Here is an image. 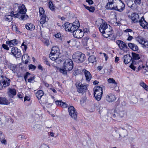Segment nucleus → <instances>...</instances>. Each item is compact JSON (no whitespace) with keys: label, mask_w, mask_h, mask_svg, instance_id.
Here are the masks:
<instances>
[{"label":"nucleus","mask_w":148,"mask_h":148,"mask_svg":"<svg viewBox=\"0 0 148 148\" xmlns=\"http://www.w3.org/2000/svg\"><path fill=\"white\" fill-rule=\"evenodd\" d=\"M108 2L106 6L107 9L114 10L113 7H115V0H108Z\"/></svg>","instance_id":"f8f14e48"},{"label":"nucleus","mask_w":148,"mask_h":148,"mask_svg":"<svg viewBox=\"0 0 148 148\" xmlns=\"http://www.w3.org/2000/svg\"><path fill=\"white\" fill-rule=\"evenodd\" d=\"M55 36L56 38H59L61 37V34L60 33H57L55 35Z\"/></svg>","instance_id":"338daca9"},{"label":"nucleus","mask_w":148,"mask_h":148,"mask_svg":"<svg viewBox=\"0 0 148 148\" xmlns=\"http://www.w3.org/2000/svg\"><path fill=\"white\" fill-rule=\"evenodd\" d=\"M137 64V68H138V70H136L137 71H138L139 70L143 69H145L144 70L146 71H148V66L147 65L145 67V66L143 64L142 62H139Z\"/></svg>","instance_id":"6ab92c4d"},{"label":"nucleus","mask_w":148,"mask_h":148,"mask_svg":"<svg viewBox=\"0 0 148 148\" xmlns=\"http://www.w3.org/2000/svg\"><path fill=\"white\" fill-rule=\"evenodd\" d=\"M82 72L85 75L86 80L88 82L90 81L92 77V75L90 73L85 69L82 70Z\"/></svg>","instance_id":"a211bd4d"},{"label":"nucleus","mask_w":148,"mask_h":148,"mask_svg":"<svg viewBox=\"0 0 148 148\" xmlns=\"http://www.w3.org/2000/svg\"><path fill=\"white\" fill-rule=\"evenodd\" d=\"M128 17L131 19L132 21L134 23H137L139 18L138 14L136 13H134L128 15Z\"/></svg>","instance_id":"ddd939ff"},{"label":"nucleus","mask_w":148,"mask_h":148,"mask_svg":"<svg viewBox=\"0 0 148 148\" xmlns=\"http://www.w3.org/2000/svg\"><path fill=\"white\" fill-rule=\"evenodd\" d=\"M62 67L61 68L56 67V70L63 74L66 75L67 71H71L73 69V61L69 58L66 59L63 64Z\"/></svg>","instance_id":"f03ea898"},{"label":"nucleus","mask_w":148,"mask_h":148,"mask_svg":"<svg viewBox=\"0 0 148 148\" xmlns=\"http://www.w3.org/2000/svg\"><path fill=\"white\" fill-rule=\"evenodd\" d=\"M85 58V55L79 51L75 53L72 56V58L74 61L77 63L82 62L84 60Z\"/></svg>","instance_id":"20e7f679"},{"label":"nucleus","mask_w":148,"mask_h":148,"mask_svg":"<svg viewBox=\"0 0 148 148\" xmlns=\"http://www.w3.org/2000/svg\"><path fill=\"white\" fill-rule=\"evenodd\" d=\"M88 40L87 38H85L82 39V42L84 45H86L87 44V41Z\"/></svg>","instance_id":"3c124183"},{"label":"nucleus","mask_w":148,"mask_h":148,"mask_svg":"<svg viewBox=\"0 0 148 148\" xmlns=\"http://www.w3.org/2000/svg\"><path fill=\"white\" fill-rule=\"evenodd\" d=\"M30 74L28 72H27L26 75H25L24 76V78L25 81V82H27V77Z\"/></svg>","instance_id":"052dcab7"},{"label":"nucleus","mask_w":148,"mask_h":148,"mask_svg":"<svg viewBox=\"0 0 148 148\" xmlns=\"http://www.w3.org/2000/svg\"><path fill=\"white\" fill-rule=\"evenodd\" d=\"M72 25V23H69L68 22H67L64 24V26L65 27V30L70 32V28L71 27Z\"/></svg>","instance_id":"c85d7f7f"},{"label":"nucleus","mask_w":148,"mask_h":148,"mask_svg":"<svg viewBox=\"0 0 148 148\" xmlns=\"http://www.w3.org/2000/svg\"><path fill=\"white\" fill-rule=\"evenodd\" d=\"M106 100L109 102H114L116 100L115 96L112 93L108 94L106 97Z\"/></svg>","instance_id":"dca6fc26"},{"label":"nucleus","mask_w":148,"mask_h":148,"mask_svg":"<svg viewBox=\"0 0 148 148\" xmlns=\"http://www.w3.org/2000/svg\"><path fill=\"white\" fill-rule=\"evenodd\" d=\"M41 18L40 20V22L41 24H43L45 23L46 22V15L43 16H40Z\"/></svg>","instance_id":"f704fd0d"},{"label":"nucleus","mask_w":148,"mask_h":148,"mask_svg":"<svg viewBox=\"0 0 148 148\" xmlns=\"http://www.w3.org/2000/svg\"><path fill=\"white\" fill-rule=\"evenodd\" d=\"M96 22L100 24L99 30L104 37L108 38L111 35L113 31L110 25H108L104 20L101 18L97 20Z\"/></svg>","instance_id":"f257e3e1"},{"label":"nucleus","mask_w":148,"mask_h":148,"mask_svg":"<svg viewBox=\"0 0 148 148\" xmlns=\"http://www.w3.org/2000/svg\"><path fill=\"white\" fill-rule=\"evenodd\" d=\"M141 26L145 29L148 28V24L145 20L143 16L142 17L139 21Z\"/></svg>","instance_id":"f3484780"},{"label":"nucleus","mask_w":148,"mask_h":148,"mask_svg":"<svg viewBox=\"0 0 148 148\" xmlns=\"http://www.w3.org/2000/svg\"><path fill=\"white\" fill-rule=\"evenodd\" d=\"M116 43L118 45L120 49L121 50H123L124 52L127 51V46L125 42L120 40H117Z\"/></svg>","instance_id":"9b49d317"},{"label":"nucleus","mask_w":148,"mask_h":148,"mask_svg":"<svg viewBox=\"0 0 148 148\" xmlns=\"http://www.w3.org/2000/svg\"><path fill=\"white\" fill-rule=\"evenodd\" d=\"M68 111L71 117L75 120H76L77 112L74 107L73 106L69 107L68 108Z\"/></svg>","instance_id":"6e6552de"},{"label":"nucleus","mask_w":148,"mask_h":148,"mask_svg":"<svg viewBox=\"0 0 148 148\" xmlns=\"http://www.w3.org/2000/svg\"><path fill=\"white\" fill-rule=\"evenodd\" d=\"M128 35L129 36L127 39V40L130 41L133 38V37L132 36H130L129 34H128Z\"/></svg>","instance_id":"69168bd1"},{"label":"nucleus","mask_w":148,"mask_h":148,"mask_svg":"<svg viewBox=\"0 0 148 148\" xmlns=\"http://www.w3.org/2000/svg\"><path fill=\"white\" fill-rule=\"evenodd\" d=\"M135 61L134 60L132 61V64H131L130 66V68H131L133 70H135V69L136 68H137V66H135L133 64H135V65H137V64L134 63Z\"/></svg>","instance_id":"37998d69"},{"label":"nucleus","mask_w":148,"mask_h":148,"mask_svg":"<svg viewBox=\"0 0 148 148\" xmlns=\"http://www.w3.org/2000/svg\"><path fill=\"white\" fill-rule=\"evenodd\" d=\"M8 93L9 96L11 97H13V96L15 95L16 94V91L15 89L14 88H8Z\"/></svg>","instance_id":"412c9836"},{"label":"nucleus","mask_w":148,"mask_h":148,"mask_svg":"<svg viewBox=\"0 0 148 148\" xmlns=\"http://www.w3.org/2000/svg\"><path fill=\"white\" fill-rule=\"evenodd\" d=\"M26 28L30 30H34L35 28V26L34 25L31 23H27L25 25Z\"/></svg>","instance_id":"2f4dec72"},{"label":"nucleus","mask_w":148,"mask_h":148,"mask_svg":"<svg viewBox=\"0 0 148 148\" xmlns=\"http://www.w3.org/2000/svg\"><path fill=\"white\" fill-rule=\"evenodd\" d=\"M119 115L121 117H123L126 115V113L124 111H120L119 113Z\"/></svg>","instance_id":"79ce46f5"},{"label":"nucleus","mask_w":148,"mask_h":148,"mask_svg":"<svg viewBox=\"0 0 148 148\" xmlns=\"http://www.w3.org/2000/svg\"><path fill=\"white\" fill-rule=\"evenodd\" d=\"M11 53L15 57L19 58L21 57V51L16 47H12L11 49Z\"/></svg>","instance_id":"9d476101"},{"label":"nucleus","mask_w":148,"mask_h":148,"mask_svg":"<svg viewBox=\"0 0 148 148\" xmlns=\"http://www.w3.org/2000/svg\"><path fill=\"white\" fill-rule=\"evenodd\" d=\"M128 45L129 47L134 51H137L138 49L137 46L134 44L130 43H129Z\"/></svg>","instance_id":"a878e982"},{"label":"nucleus","mask_w":148,"mask_h":148,"mask_svg":"<svg viewBox=\"0 0 148 148\" xmlns=\"http://www.w3.org/2000/svg\"><path fill=\"white\" fill-rule=\"evenodd\" d=\"M141 0H135L134 2L136 5H140L141 3Z\"/></svg>","instance_id":"5fc2aeb1"},{"label":"nucleus","mask_w":148,"mask_h":148,"mask_svg":"<svg viewBox=\"0 0 148 148\" xmlns=\"http://www.w3.org/2000/svg\"><path fill=\"white\" fill-rule=\"evenodd\" d=\"M118 115V114L117 113H113L112 114V115L111 116V118L112 119L115 118L116 117V116Z\"/></svg>","instance_id":"bf43d9fd"},{"label":"nucleus","mask_w":148,"mask_h":148,"mask_svg":"<svg viewBox=\"0 0 148 148\" xmlns=\"http://www.w3.org/2000/svg\"><path fill=\"white\" fill-rule=\"evenodd\" d=\"M60 104L61 105L60 106L62 108H66L67 107V105L66 104V103L65 102H62V101H61V103Z\"/></svg>","instance_id":"09e8293b"},{"label":"nucleus","mask_w":148,"mask_h":148,"mask_svg":"<svg viewBox=\"0 0 148 148\" xmlns=\"http://www.w3.org/2000/svg\"><path fill=\"white\" fill-rule=\"evenodd\" d=\"M131 127L129 125L127 124L126 123H124V124L122 125V126L120 127V128H123L125 129H126L127 130L128 129H130Z\"/></svg>","instance_id":"ea45409f"},{"label":"nucleus","mask_w":148,"mask_h":148,"mask_svg":"<svg viewBox=\"0 0 148 148\" xmlns=\"http://www.w3.org/2000/svg\"><path fill=\"white\" fill-rule=\"evenodd\" d=\"M84 6L85 8L87 10H89L90 12H93L95 11V8L94 7L92 6L89 7L85 5Z\"/></svg>","instance_id":"4c0bfd02"},{"label":"nucleus","mask_w":148,"mask_h":148,"mask_svg":"<svg viewBox=\"0 0 148 148\" xmlns=\"http://www.w3.org/2000/svg\"><path fill=\"white\" fill-rule=\"evenodd\" d=\"M6 21L10 22L12 20V16L10 15H7L6 16Z\"/></svg>","instance_id":"8fccbe9b"},{"label":"nucleus","mask_w":148,"mask_h":148,"mask_svg":"<svg viewBox=\"0 0 148 148\" xmlns=\"http://www.w3.org/2000/svg\"><path fill=\"white\" fill-rule=\"evenodd\" d=\"M88 60L89 62L91 63H93L96 61V57L94 56H90L88 58Z\"/></svg>","instance_id":"72a5a7b5"},{"label":"nucleus","mask_w":148,"mask_h":148,"mask_svg":"<svg viewBox=\"0 0 148 148\" xmlns=\"http://www.w3.org/2000/svg\"><path fill=\"white\" fill-rule=\"evenodd\" d=\"M108 82L110 84V86L111 88L112 89L116 90V88L117 86V83L115 80L113 78H110L108 79Z\"/></svg>","instance_id":"4468645a"},{"label":"nucleus","mask_w":148,"mask_h":148,"mask_svg":"<svg viewBox=\"0 0 148 148\" xmlns=\"http://www.w3.org/2000/svg\"><path fill=\"white\" fill-rule=\"evenodd\" d=\"M43 60H44V63L45 64H46L47 65H48V66H51L50 64L48 62L47 59L45 57H43Z\"/></svg>","instance_id":"49530a36"},{"label":"nucleus","mask_w":148,"mask_h":148,"mask_svg":"<svg viewBox=\"0 0 148 148\" xmlns=\"http://www.w3.org/2000/svg\"><path fill=\"white\" fill-rule=\"evenodd\" d=\"M88 86V85L82 84L79 82L77 83V85L76 86L77 91L79 93L85 92L86 90H87V87Z\"/></svg>","instance_id":"1a4fd4ad"},{"label":"nucleus","mask_w":148,"mask_h":148,"mask_svg":"<svg viewBox=\"0 0 148 148\" xmlns=\"http://www.w3.org/2000/svg\"><path fill=\"white\" fill-rule=\"evenodd\" d=\"M72 25L75 27L78 26V28H79L80 26V24L78 20L75 21V22H74L72 24Z\"/></svg>","instance_id":"a18cd8bd"},{"label":"nucleus","mask_w":148,"mask_h":148,"mask_svg":"<svg viewBox=\"0 0 148 148\" xmlns=\"http://www.w3.org/2000/svg\"><path fill=\"white\" fill-rule=\"evenodd\" d=\"M43 95L44 92L41 90H38L36 93V96L38 99H40Z\"/></svg>","instance_id":"c756f323"},{"label":"nucleus","mask_w":148,"mask_h":148,"mask_svg":"<svg viewBox=\"0 0 148 148\" xmlns=\"http://www.w3.org/2000/svg\"><path fill=\"white\" fill-rule=\"evenodd\" d=\"M51 52L55 53L56 54L59 55V49L56 46L53 47L51 49Z\"/></svg>","instance_id":"bb28decb"},{"label":"nucleus","mask_w":148,"mask_h":148,"mask_svg":"<svg viewBox=\"0 0 148 148\" xmlns=\"http://www.w3.org/2000/svg\"><path fill=\"white\" fill-rule=\"evenodd\" d=\"M132 55L134 60H138L140 58V56L138 54L132 52Z\"/></svg>","instance_id":"c9c22d12"},{"label":"nucleus","mask_w":148,"mask_h":148,"mask_svg":"<svg viewBox=\"0 0 148 148\" xmlns=\"http://www.w3.org/2000/svg\"><path fill=\"white\" fill-rule=\"evenodd\" d=\"M119 135L120 137H124L127 135V131L126 129L123 128H120L119 129Z\"/></svg>","instance_id":"aec40b11"},{"label":"nucleus","mask_w":148,"mask_h":148,"mask_svg":"<svg viewBox=\"0 0 148 148\" xmlns=\"http://www.w3.org/2000/svg\"><path fill=\"white\" fill-rule=\"evenodd\" d=\"M10 102L5 97H0V104L3 105H8Z\"/></svg>","instance_id":"393cba45"},{"label":"nucleus","mask_w":148,"mask_h":148,"mask_svg":"<svg viewBox=\"0 0 148 148\" xmlns=\"http://www.w3.org/2000/svg\"><path fill=\"white\" fill-rule=\"evenodd\" d=\"M28 67L29 69H32V70H35L36 68V66L32 64L29 65Z\"/></svg>","instance_id":"864d4df0"},{"label":"nucleus","mask_w":148,"mask_h":148,"mask_svg":"<svg viewBox=\"0 0 148 148\" xmlns=\"http://www.w3.org/2000/svg\"><path fill=\"white\" fill-rule=\"evenodd\" d=\"M10 80L8 78L5 77L0 81V90H2L7 87L10 84Z\"/></svg>","instance_id":"0eeeda50"},{"label":"nucleus","mask_w":148,"mask_h":148,"mask_svg":"<svg viewBox=\"0 0 148 148\" xmlns=\"http://www.w3.org/2000/svg\"><path fill=\"white\" fill-rule=\"evenodd\" d=\"M124 61L125 64H128L131 60L132 58L129 55H126L123 57Z\"/></svg>","instance_id":"5701e85b"},{"label":"nucleus","mask_w":148,"mask_h":148,"mask_svg":"<svg viewBox=\"0 0 148 148\" xmlns=\"http://www.w3.org/2000/svg\"><path fill=\"white\" fill-rule=\"evenodd\" d=\"M71 26V27L70 28V32L72 33L73 34L78 28V26L77 27H75L73 25H72Z\"/></svg>","instance_id":"e433bc0d"},{"label":"nucleus","mask_w":148,"mask_h":148,"mask_svg":"<svg viewBox=\"0 0 148 148\" xmlns=\"http://www.w3.org/2000/svg\"><path fill=\"white\" fill-rule=\"evenodd\" d=\"M75 38H82L84 35V32L81 30L77 29L73 34Z\"/></svg>","instance_id":"2eb2a0df"},{"label":"nucleus","mask_w":148,"mask_h":148,"mask_svg":"<svg viewBox=\"0 0 148 148\" xmlns=\"http://www.w3.org/2000/svg\"><path fill=\"white\" fill-rule=\"evenodd\" d=\"M8 66L12 71L13 72L15 73L16 71V65L11 64H8Z\"/></svg>","instance_id":"7c9ffc66"},{"label":"nucleus","mask_w":148,"mask_h":148,"mask_svg":"<svg viewBox=\"0 0 148 148\" xmlns=\"http://www.w3.org/2000/svg\"><path fill=\"white\" fill-rule=\"evenodd\" d=\"M30 99L29 98V97H28L27 96H25L24 97V100L25 101L26 100L29 101Z\"/></svg>","instance_id":"774afa93"},{"label":"nucleus","mask_w":148,"mask_h":148,"mask_svg":"<svg viewBox=\"0 0 148 148\" xmlns=\"http://www.w3.org/2000/svg\"><path fill=\"white\" fill-rule=\"evenodd\" d=\"M59 56V55L58 54L51 52L49 57L50 59L52 60L56 61L58 59Z\"/></svg>","instance_id":"b1692460"},{"label":"nucleus","mask_w":148,"mask_h":148,"mask_svg":"<svg viewBox=\"0 0 148 148\" xmlns=\"http://www.w3.org/2000/svg\"><path fill=\"white\" fill-rule=\"evenodd\" d=\"M61 101H55V102L56 104L58 106H60L61 103Z\"/></svg>","instance_id":"4d7b16f0"},{"label":"nucleus","mask_w":148,"mask_h":148,"mask_svg":"<svg viewBox=\"0 0 148 148\" xmlns=\"http://www.w3.org/2000/svg\"><path fill=\"white\" fill-rule=\"evenodd\" d=\"M39 13L40 14V16H45L46 15L45 14V10H44L42 7H40L39 8Z\"/></svg>","instance_id":"c03bdc74"},{"label":"nucleus","mask_w":148,"mask_h":148,"mask_svg":"<svg viewBox=\"0 0 148 148\" xmlns=\"http://www.w3.org/2000/svg\"><path fill=\"white\" fill-rule=\"evenodd\" d=\"M18 43V41L16 39L6 41V44L10 47H12L13 46L16 45Z\"/></svg>","instance_id":"4be33fe9"},{"label":"nucleus","mask_w":148,"mask_h":148,"mask_svg":"<svg viewBox=\"0 0 148 148\" xmlns=\"http://www.w3.org/2000/svg\"><path fill=\"white\" fill-rule=\"evenodd\" d=\"M94 95L95 99L98 101H100L101 99L103 94L102 88L100 86H97L94 87L93 88Z\"/></svg>","instance_id":"39448f33"},{"label":"nucleus","mask_w":148,"mask_h":148,"mask_svg":"<svg viewBox=\"0 0 148 148\" xmlns=\"http://www.w3.org/2000/svg\"><path fill=\"white\" fill-rule=\"evenodd\" d=\"M86 2L90 5L92 4L93 3V1L92 0H86Z\"/></svg>","instance_id":"680f3d73"},{"label":"nucleus","mask_w":148,"mask_h":148,"mask_svg":"<svg viewBox=\"0 0 148 148\" xmlns=\"http://www.w3.org/2000/svg\"><path fill=\"white\" fill-rule=\"evenodd\" d=\"M2 47L5 49L7 50H9V48L6 45L3 44L2 45Z\"/></svg>","instance_id":"13d9d810"},{"label":"nucleus","mask_w":148,"mask_h":148,"mask_svg":"<svg viewBox=\"0 0 148 148\" xmlns=\"http://www.w3.org/2000/svg\"><path fill=\"white\" fill-rule=\"evenodd\" d=\"M140 85L145 90L148 91V86L143 82L140 83Z\"/></svg>","instance_id":"58836bf2"},{"label":"nucleus","mask_w":148,"mask_h":148,"mask_svg":"<svg viewBox=\"0 0 148 148\" xmlns=\"http://www.w3.org/2000/svg\"><path fill=\"white\" fill-rule=\"evenodd\" d=\"M48 5L50 10H54V6L51 1H49Z\"/></svg>","instance_id":"a19ab883"},{"label":"nucleus","mask_w":148,"mask_h":148,"mask_svg":"<svg viewBox=\"0 0 148 148\" xmlns=\"http://www.w3.org/2000/svg\"><path fill=\"white\" fill-rule=\"evenodd\" d=\"M25 42H23L21 45V47H23L22 48H23V51H26L27 48V45L25 44Z\"/></svg>","instance_id":"603ef678"},{"label":"nucleus","mask_w":148,"mask_h":148,"mask_svg":"<svg viewBox=\"0 0 148 148\" xmlns=\"http://www.w3.org/2000/svg\"><path fill=\"white\" fill-rule=\"evenodd\" d=\"M29 57L27 54H24L22 57V59L23 61L25 62V64H27L28 63L29 59Z\"/></svg>","instance_id":"cd10ccee"},{"label":"nucleus","mask_w":148,"mask_h":148,"mask_svg":"<svg viewBox=\"0 0 148 148\" xmlns=\"http://www.w3.org/2000/svg\"><path fill=\"white\" fill-rule=\"evenodd\" d=\"M142 47H148V41H146L145 40L143 43V44H142Z\"/></svg>","instance_id":"de8ad7c7"},{"label":"nucleus","mask_w":148,"mask_h":148,"mask_svg":"<svg viewBox=\"0 0 148 148\" xmlns=\"http://www.w3.org/2000/svg\"><path fill=\"white\" fill-rule=\"evenodd\" d=\"M115 7L113 10L119 12H122L125 8V5L121 0H115Z\"/></svg>","instance_id":"423d86ee"},{"label":"nucleus","mask_w":148,"mask_h":148,"mask_svg":"<svg viewBox=\"0 0 148 148\" xmlns=\"http://www.w3.org/2000/svg\"><path fill=\"white\" fill-rule=\"evenodd\" d=\"M136 40L141 45L145 40L143 38L140 36H138L136 38Z\"/></svg>","instance_id":"473e14b6"},{"label":"nucleus","mask_w":148,"mask_h":148,"mask_svg":"<svg viewBox=\"0 0 148 148\" xmlns=\"http://www.w3.org/2000/svg\"><path fill=\"white\" fill-rule=\"evenodd\" d=\"M44 43L47 46H48V45H49V40L47 39H45L44 41Z\"/></svg>","instance_id":"6e6d98bb"},{"label":"nucleus","mask_w":148,"mask_h":148,"mask_svg":"<svg viewBox=\"0 0 148 148\" xmlns=\"http://www.w3.org/2000/svg\"><path fill=\"white\" fill-rule=\"evenodd\" d=\"M27 11V9L25 5L22 4L18 7V12L15 14L14 16L16 18H20L22 20H24L28 18V16L25 14Z\"/></svg>","instance_id":"7ed1b4c3"},{"label":"nucleus","mask_w":148,"mask_h":148,"mask_svg":"<svg viewBox=\"0 0 148 148\" xmlns=\"http://www.w3.org/2000/svg\"><path fill=\"white\" fill-rule=\"evenodd\" d=\"M34 77H31L28 79V82L30 83L34 80Z\"/></svg>","instance_id":"e2e57ef3"},{"label":"nucleus","mask_w":148,"mask_h":148,"mask_svg":"<svg viewBox=\"0 0 148 148\" xmlns=\"http://www.w3.org/2000/svg\"><path fill=\"white\" fill-rule=\"evenodd\" d=\"M48 133L49 134V135L50 136H51V137H54V133H53V132H49V133Z\"/></svg>","instance_id":"0e129e2a"}]
</instances>
